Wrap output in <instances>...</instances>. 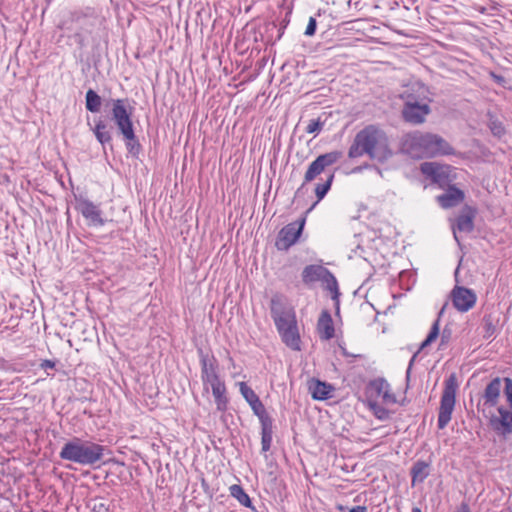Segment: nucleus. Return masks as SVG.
Here are the masks:
<instances>
[{"instance_id": "f257e3e1", "label": "nucleus", "mask_w": 512, "mask_h": 512, "mask_svg": "<svg viewBox=\"0 0 512 512\" xmlns=\"http://www.w3.org/2000/svg\"><path fill=\"white\" fill-rule=\"evenodd\" d=\"M367 155L371 160L380 163L386 162L392 157L389 138L386 132L379 126L370 124L358 131L348 150L351 159Z\"/></svg>"}, {"instance_id": "f03ea898", "label": "nucleus", "mask_w": 512, "mask_h": 512, "mask_svg": "<svg viewBox=\"0 0 512 512\" xmlns=\"http://www.w3.org/2000/svg\"><path fill=\"white\" fill-rule=\"evenodd\" d=\"M400 150L414 159L454 154V148L443 137L421 131L405 134L401 139Z\"/></svg>"}, {"instance_id": "7ed1b4c3", "label": "nucleus", "mask_w": 512, "mask_h": 512, "mask_svg": "<svg viewBox=\"0 0 512 512\" xmlns=\"http://www.w3.org/2000/svg\"><path fill=\"white\" fill-rule=\"evenodd\" d=\"M270 313L285 345L294 351H300L301 340L294 312L286 309L279 298L273 297Z\"/></svg>"}, {"instance_id": "20e7f679", "label": "nucleus", "mask_w": 512, "mask_h": 512, "mask_svg": "<svg viewBox=\"0 0 512 512\" xmlns=\"http://www.w3.org/2000/svg\"><path fill=\"white\" fill-rule=\"evenodd\" d=\"M106 451L108 449L103 445L75 437L64 444L59 456L83 466H94L102 461Z\"/></svg>"}, {"instance_id": "39448f33", "label": "nucleus", "mask_w": 512, "mask_h": 512, "mask_svg": "<svg viewBox=\"0 0 512 512\" xmlns=\"http://www.w3.org/2000/svg\"><path fill=\"white\" fill-rule=\"evenodd\" d=\"M302 281L305 285H310L321 281L327 290L332 293V299L335 301L336 312H339L340 292L338 282L333 273L326 267L318 264L307 265L302 271Z\"/></svg>"}, {"instance_id": "423d86ee", "label": "nucleus", "mask_w": 512, "mask_h": 512, "mask_svg": "<svg viewBox=\"0 0 512 512\" xmlns=\"http://www.w3.org/2000/svg\"><path fill=\"white\" fill-rule=\"evenodd\" d=\"M458 389V380L455 373L450 374L445 382L441 395L440 407L438 413L437 425L439 429H444L451 420L452 412L456 402V391Z\"/></svg>"}, {"instance_id": "0eeeda50", "label": "nucleus", "mask_w": 512, "mask_h": 512, "mask_svg": "<svg viewBox=\"0 0 512 512\" xmlns=\"http://www.w3.org/2000/svg\"><path fill=\"white\" fill-rule=\"evenodd\" d=\"M253 413L258 417L261 424V451L267 452L271 448L273 436V418L268 414L260 398H255L249 403Z\"/></svg>"}, {"instance_id": "6e6552de", "label": "nucleus", "mask_w": 512, "mask_h": 512, "mask_svg": "<svg viewBox=\"0 0 512 512\" xmlns=\"http://www.w3.org/2000/svg\"><path fill=\"white\" fill-rule=\"evenodd\" d=\"M342 156H343V153L338 150L319 155L309 165V167L304 175V182L297 189V191L295 193V197H297L300 194L301 190L304 188V186L307 183L313 181L317 176H319L321 173H323L327 167L332 166L335 163H337L342 158Z\"/></svg>"}, {"instance_id": "1a4fd4ad", "label": "nucleus", "mask_w": 512, "mask_h": 512, "mask_svg": "<svg viewBox=\"0 0 512 512\" xmlns=\"http://www.w3.org/2000/svg\"><path fill=\"white\" fill-rule=\"evenodd\" d=\"M430 113L431 107L428 103L419 101L412 94L407 96L402 108V117L405 122L413 125L422 124Z\"/></svg>"}, {"instance_id": "9d476101", "label": "nucleus", "mask_w": 512, "mask_h": 512, "mask_svg": "<svg viewBox=\"0 0 512 512\" xmlns=\"http://www.w3.org/2000/svg\"><path fill=\"white\" fill-rule=\"evenodd\" d=\"M306 222V217L303 216L295 222L285 225L278 233L275 247L279 251H287L292 247L300 238Z\"/></svg>"}, {"instance_id": "9b49d317", "label": "nucleus", "mask_w": 512, "mask_h": 512, "mask_svg": "<svg viewBox=\"0 0 512 512\" xmlns=\"http://www.w3.org/2000/svg\"><path fill=\"white\" fill-rule=\"evenodd\" d=\"M421 173L432 183L437 184L441 188H445L451 184L450 177L451 166L440 164L437 162H423L420 165Z\"/></svg>"}, {"instance_id": "f8f14e48", "label": "nucleus", "mask_w": 512, "mask_h": 512, "mask_svg": "<svg viewBox=\"0 0 512 512\" xmlns=\"http://www.w3.org/2000/svg\"><path fill=\"white\" fill-rule=\"evenodd\" d=\"M111 115L120 134L134 128L132 121V108L130 107L128 109L127 99H113Z\"/></svg>"}, {"instance_id": "ddd939ff", "label": "nucleus", "mask_w": 512, "mask_h": 512, "mask_svg": "<svg viewBox=\"0 0 512 512\" xmlns=\"http://www.w3.org/2000/svg\"><path fill=\"white\" fill-rule=\"evenodd\" d=\"M451 299L459 312H467L475 306L477 296L472 289L456 285L451 291Z\"/></svg>"}, {"instance_id": "4468645a", "label": "nucleus", "mask_w": 512, "mask_h": 512, "mask_svg": "<svg viewBox=\"0 0 512 512\" xmlns=\"http://www.w3.org/2000/svg\"><path fill=\"white\" fill-rule=\"evenodd\" d=\"M499 415H492L489 425L498 435L506 437L512 434V409L501 405L497 408Z\"/></svg>"}, {"instance_id": "2eb2a0df", "label": "nucleus", "mask_w": 512, "mask_h": 512, "mask_svg": "<svg viewBox=\"0 0 512 512\" xmlns=\"http://www.w3.org/2000/svg\"><path fill=\"white\" fill-rule=\"evenodd\" d=\"M477 215V209L470 205H464L452 224V230L455 240L459 243L456 230L459 232L471 233L474 230V219Z\"/></svg>"}, {"instance_id": "dca6fc26", "label": "nucleus", "mask_w": 512, "mask_h": 512, "mask_svg": "<svg viewBox=\"0 0 512 512\" xmlns=\"http://www.w3.org/2000/svg\"><path fill=\"white\" fill-rule=\"evenodd\" d=\"M75 209L79 211L82 216L89 221V225L103 226L105 220L102 218V211L98 205L85 198H76Z\"/></svg>"}, {"instance_id": "f3484780", "label": "nucleus", "mask_w": 512, "mask_h": 512, "mask_svg": "<svg viewBox=\"0 0 512 512\" xmlns=\"http://www.w3.org/2000/svg\"><path fill=\"white\" fill-rule=\"evenodd\" d=\"M199 357L201 364V378L204 384H210L221 382L217 373L218 363L213 355L204 353L202 349H199Z\"/></svg>"}, {"instance_id": "a211bd4d", "label": "nucleus", "mask_w": 512, "mask_h": 512, "mask_svg": "<svg viewBox=\"0 0 512 512\" xmlns=\"http://www.w3.org/2000/svg\"><path fill=\"white\" fill-rule=\"evenodd\" d=\"M503 379L500 377L493 378L485 387L483 394L481 395L477 407L481 405L484 407L492 408L497 406L502 391Z\"/></svg>"}, {"instance_id": "6ab92c4d", "label": "nucleus", "mask_w": 512, "mask_h": 512, "mask_svg": "<svg viewBox=\"0 0 512 512\" xmlns=\"http://www.w3.org/2000/svg\"><path fill=\"white\" fill-rule=\"evenodd\" d=\"M445 192L436 197L440 207L443 209H450L461 204L465 199V193L455 185L449 184L445 187Z\"/></svg>"}, {"instance_id": "aec40b11", "label": "nucleus", "mask_w": 512, "mask_h": 512, "mask_svg": "<svg viewBox=\"0 0 512 512\" xmlns=\"http://www.w3.org/2000/svg\"><path fill=\"white\" fill-rule=\"evenodd\" d=\"M446 305L445 304L441 310L439 311L438 313V318L434 321V323L432 324L431 326V329L426 337V339L421 343L418 351L412 356V358L410 359L409 361V365H408V368L406 370V380L407 382L410 380V375H411V370H412V366L414 364V361L417 357V355L420 353V351L424 350L426 347H428L431 343H433L438 337H439V323H440V318L442 317V315L444 314V311H445V308H446Z\"/></svg>"}, {"instance_id": "412c9836", "label": "nucleus", "mask_w": 512, "mask_h": 512, "mask_svg": "<svg viewBox=\"0 0 512 512\" xmlns=\"http://www.w3.org/2000/svg\"><path fill=\"white\" fill-rule=\"evenodd\" d=\"M317 332L319 338L328 341L335 336V328L333 319L328 310H323L317 322Z\"/></svg>"}, {"instance_id": "4be33fe9", "label": "nucleus", "mask_w": 512, "mask_h": 512, "mask_svg": "<svg viewBox=\"0 0 512 512\" xmlns=\"http://www.w3.org/2000/svg\"><path fill=\"white\" fill-rule=\"evenodd\" d=\"M309 390L311 392V396L314 400H327L333 397V393L335 391L334 386L331 384L318 380L313 379L310 382Z\"/></svg>"}, {"instance_id": "5701e85b", "label": "nucleus", "mask_w": 512, "mask_h": 512, "mask_svg": "<svg viewBox=\"0 0 512 512\" xmlns=\"http://www.w3.org/2000/svg\"><path fill=\"white\" fill-rule=\"evenodd\" d=\"M431 461L417 460L410 469L412 486L422 483L430 475Z\"/></svg>"}, {"instance_id": "b1692460", "label": "nucleus", "mask_w": 512, "mask_h": 512, "mask_svg": "<svg viewBox=\"0 0 512 512\" xmlns=\"http://www.w3.org/2000/svg\"><path fill=\"white\" fill-rule=\"evenodd\" d=\"M92 131L97 141L102 146H105L112 141L111 131L108 127V124L103 119L99 118L95 120V126L92 128Z\"/></svg>"}, {"instance_id": "393cba45", "label": "nucleus", "mask_w": 512, "mask_h": 512, "mask_svg": "<svg viewBox=\"0 0 512 512\" xmlns=\"http://www.w3.org/2000/svg\"><path fill=\"white\" fill-rule=\"evenodd\" d=\"M212 394L215 398L217 410L224 412L227 410L228 398L226 396V387L224 382L212 383Z\"/></svg>"}, {"instance_id": "a878e982", "label": "nucleus", "mask_w": 512, "mask_h": 512, "mask_svg": "<svg viewBox=\"0 0 512 512\" xmlns=\"http://www.w3.org/2000/svg\"><path fill=\"white\" fill-rule=\"evenodd\" d=\"M390 388L389 383L382 377L371 380L366 387V395L369 399L382 397L385 390Z\"/></svg>"}, {"instance_id": "bb28decb", "label": "nucleus", "mask_w": 512, "mask_h": 512, "mask_svg": "<svg viewBox=\"0 0 512 512\" xmlns=\"http://www.w3.org/2000/svg\"><path fill=\"white\" fill-rule=\"evenodd\" d=\"M125 141L126 149L133 157L138 158L141 151L142 145L139 142V139L135 135L134 128L121 134Z\"/></svg>"}, {"instance_id": "cd10ccee", "label": "nucleus", "mask_w": 512, "mask_h": 512, "mask_svg": "<svg viewBox=\"0 0 512 512\" xmlns=\"http://www.w3.org/2000/svg\"><path fill=\"white\" fill-rule=\"evenodd\" d=\"M334 173H330L326 180L323 182V183H320V184H317L316 187H315V194H316V197H317V202H315L307 211H306V214L308 212H310L314 207L315 205L320 201L322 200L326 194L328 193V191L330 190L331 186H332V183H333V180H334Z\"/></svg>"}, {"instance_id": "c85d7f7f", "label": "nucleus", "mask_w": 512, "mask_h": 512, "mask_svg": "<svg viewBox=\"0 0 512 512\" xmlns=\"http://www.w3.org/2000/svg\"><path fill=\"white\" fill-rule=\"evenodd\" d=\"M230 494L232 497L236 498L239 503L247 508H251L252 510H255L254 506L252 505V501L249 497V495L244 491L242 486L238 484H234L230 486L229 488Z\"/></svg>"}, {"instance_id": "c756f323", "label": "nucleus", "mask_w": 512, "mask_h": 512, "mask_svg": "<svg viewBox=\"0 0 512 512\" xmlns=\"http://www.w3.org/2000/svg\"><path fill=\"white\" fill-rule=\"evenodd\" d=\"M101 105V97L93 89H89L85 95V107L87 111L97 113L100 111Z\"/></svg>"}, {"instance_id": "7c9ffc66", "label": "nucleus", "mask_w": 512, "mask_h": 512, "mask_svg": "<svg viewBox=\"0 0 512 512\" xmlns=\"http://www.w3.org/2000/svg\"><path fill=\"white\" fill-rule=\"evenodd\" d=\"M86 507L92 512H109L107 500L102 497H94L86 502Z\"/></svg>"}, {"instance_id": "2f4dec72", "label": "nucleus", "mask_w": 512, "mask_h": 512, "mask_svg": "<svg viewBox=\"0 0 512 512\" xmlns=\"http://www.w3.org/2000/svg\"><path fill=\"white\" fill-rule=\"evenodd\" d=\"M484 334L483 337L488 339L490 338L496 331L495 321L491 314H485L482 319Z\"/></svg>"}, {"instance_id": "473e14b6", "label": "nucleus", "mask_w": 512, "mask_h": 512, "mask_svg": "<svg viewBox=\"0 0 512 512\" xmlns=\"http://www.w3.org/2000/svg\"><path fill=\"white\" fill-rule=\"evenodd\" d=\"M239 389H240V393L241 395L243 396V398L247 401V403L249 404L250 402H252L253 400H255V398H258L259 396L254 392V390L249 387L245 382H240L239 383Z\"/></svg>"}, {"instance_id": "72a5a7b5", "label": "nucleus", "mask_w": 512, "mask_h": 512, "mask_svg": "<svg viewBox=\"0 0 512 512\" xmlns=\"http://www.w3.org/2000/svg\"><path fill=\"white\" fill-rule=\"evenodd\" d=\"M370 407L374 412V415L379 420H387L390 417V412L386 408L378 405L377 403H370Z\"/></svg>"}, {"instance_id": "f704fd0d", "label": "nucleus", "mask_w": 512, "mask_h": 512, "mask_svg": "<svg viewBox=\"0 0 512 512\" xmlns=\"http://www.w3.org/2000/svg\"><path fill=\"white\" fill-rule=\"evenodd\" d=\"M503 382H504L503 392H504V395L506 397V400H507L510 408L512 409V379L509 377H505V378H503Z\"/></svg>"}, {"instance_id": "c9c22d12", "label": "nucleus", "mask_w": 512, "mask_h": 512, "mask_svg": "<svg viewBox=\"0 0 512 512\" xmlns=\"http://www.w3.org/2000/svg\"><path fill=\"white\" fill-rule=\"evenodd\" d=\"M323 125H324V122L320 121L319 118L318 119H312L308 123V125H307L305 130L309 134L319 133L322 130Z\"/></svg>"}, {"instance_id": "e433bc0d", "label": "nucleus", "mask_w": 512, "mask_h": 512, "mask_svg": "<svg viewBox=\"0 0 512 512\" xmlns=\"http://www.w3.org/2000/svg\"><path fill=\"white\" fill-rule=\"evenodd\" d=\"M452 329L449 327V326H445L441 332V334L439 333L440 335V345H439V348H442L444 346H446L452 339Z\"/></svg>"}, {"instance_id": "4c0bfd02", "label": "nucleus", "mask_w": 512, "mask_h": 512, "mask_svg": "<svg viewBox=\"0 0 512 512\" xmlns=\"http://www.w3.org/2000/svg\"><path fill=\"white\" fill-rule=\"evenodd\" d=\"M317 29V21L314 17H310L304 34L308 37L314 36Z\"/></svg>"}, {"instance_id": "58836bf2", "label": "nucleus", "mask_w": 512, "mask_h": 512, "mask_svg": "<svg viewBox=\"0 0 512 512\" xmlns=\"http://www.w3.org/2000/svg\"><path fill=\"white\" fill-rule=\"evenodd\" d=\"M492 133L501 137L505 133V128L501 121L493 122L491 126Z\"/></svg>"}, {"instance_id": "ea45409f", "label": "nucleus", "mask_w": 512, "mask_h": 512, "mask_svg": "<svg viewBox=\"0 0 512 512\" xmlns=\"http://www.w3.org/2000/svg\"><path fill=\"white\" fill-rule=\"evenodd\" d=\"M382 399L385 403H396V397L394 394L390 393V388L385 390Z\"/></svg>"}, {"instance_id": "a19ab883", "label": "nucleus", "mask_w": 512, "mask_h": 512, "mask_svg": "<svg viewBox=\"0 0 512 512\" xmlns=\"http://www.w3.org/2000/svg\"><path fill=\"white\" fill-rule=\"evenodd\" d=\"M39 366L41 369H44V370L53 369L56 366V361L45 359V360L41 361Z\"/></svg>"}, {"instance_id": "79ce46f5", "label": "nucleus", "mask_w": 512, "mask_h": 512, "mask_svg": "<svg viewBox=\"0 0 512 512\" xmlns=\"http://www.w3.org/2000/svg\"><path fill=\"white\" fill-rule=\"evenodd\" d=\"M491 78L499 85H504L506 80L505 77L499 74H496L495 72L490 73Z\"/></svg>"}, {"instance_id": "37998d69", "label": "nucleus", "mask_w": 512, "mask_h": 512, "mask_svg": "<svg viewBox=\"0 0 512 512\" xmlns=\"http://www.w3.org/2000/svg\"><path fill=\"white\" fill-rule=\"evenodd\" d=\"M457 512H471L469 504L467 502H462L457 510Z\"/></svg>"}, {"instance_id": "c03bdc74", "label": "nucleus", "mask_w": 512, "mask_h": 512, "mask_svg": "<svg viewBox=\"0 0 512 512\" xmlns=\"http://www.w3.org/2000/svg\"><path fill=\"white\" fill-rule=\"evenodd\" d=\"M349 512H367V507L364 505H358L352 507Z\"/></svg>"}, {"instance_id": "a18cd8bd", "label": "nucleus", "mask_w": 512, "mask_h": 512, "mask_svg": "<svg viewBox=\"0 0 512 512\" xmlns=\"http://www.w3.org/2000/svg\"><path fill=\"white\" fill-rule=\"evenodd\" d=\"M75 38L77 39V42L80 46H83V39L80 34H75Z\"/></svg>"}, {"instance_id": "49530a36", "label": "nucleus", "mask_w": 512, "mask_h": 512, "mask_svg": "<svg viewBox=\"0 0 512 512\" xmlns=\"http://www.w3.org/2000/svg\"><path fill=\"white\" fill-rule=\"evenodd\" d=\"M342 353L344 356H352V357H360V355H352L346 351V349L342 348Z\"/></svg>"}, {"instance_id": "de8ad7c7", "label": "nucleus", "mask_w": 512, "mask_h": 512, "mask_svg": "<svg viewBox=\"0 0 512 512\" xmlns=\"http://www.w3.org/2000/svg\"><path fill=\"white\" fill-rule=\"evenodd\" d=\"M412 512H422L419 507H413Z\"/></svg>"}]
</instances>
